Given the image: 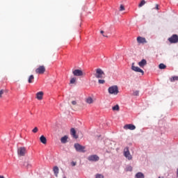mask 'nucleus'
Wrapping results in <instances>:
<instances>
[{"instance_id": "f3484780", "label": "nucleus", "mask_w": 178, "mask_h": 178, "mask_svg": "<svg viewBox=\"0 0 178 178\" xmlns=\"http://www.w3.org/2000/svg\"><path fill=\"white\" fill-rule=\"evenodd\" d=\"M34 82V75H30L28 79V83L31 84V83Z\"/></svg>"}, {"instance_id": "dca6fc26", "label": "nucleus", "mask_w": 178, "mask_h": 178, "mask_svg": "<svg viewBox=\"0 0 178 178\" xmlns=\"http://www.w3.org/2000/svg\"><path fill=\"white\" fill-rule=\"evenodd\" d=\"M40 140L42 144H47V138L43 135L40 136Z\"/></svg>"}, {"instance_id": "5701e85b", "label": "nucleus", "mask_w": 178, "mask_h": 178, "mask_svg": "<svg viewBox=\"0 0 178 178\" xmlns=\"http://www.w3.org/2000/svg\"><path fill=\"white\" fill-rule=\"evenodd\" d=\"M87 104H92L94 102V100L91 97H88L86 99Z\"/></svg>"}, {"instance_id": "a19ab883", "label": "nucleus", "mask_w": 178, "mask_h": 178, "mask_svg": "<svg viewBox=\"0 0 178 178\" xmlns=\"http://www.w3.org/2000/svg\"><path fill=\"white\" fill-rule=\"evenodd\" d=\"M103 37H108V36H106V35H103Z\"/></svg>"}, {"instance_id": "b1692460", "label": "nucleus", "mask_w": 178, "mask_h": 178, "mask_svg": "<svg viewBox=\"0 0 178 178\" xmlns=\"http://www.w3.org/2000/svg\"><path fill=\"white\" fill-rule=\"evenodd\" d=\"M159 67L161 70L166 69V65L163 63H161V64H159Z\"/></svg>"}, {"instance_id": "a211bd4d", "label": "nucleus", "mask_w": 178, "mask_h": 178, "mask_svg": "<svg viewBox=\"0 0 178 178\" xmlns=\"http://www.w3.org/2000/svg\"><path fill=\"white\" fill-rule=\"evenodd\" d=\"M60 141L63 144H66L67 143V137L66 136L62 137Z\"/></svg>"}, {"instance_id": "6ab92c4d", "label": "nucleus", "mask_w": 178, "mask_h": 178, "mask_svg": "<svg viewBox=\"0 0 178 178\" xmlns=\"http://www.w3.org/2000/svg\"><path fill=\"white\" fill-rule=\"evenodd\" d=\"M54 174L56 175V176H58V175L59 174V168H58V166H55L53 169Z\"/></svg>"}, {"instance_id": "ea45409f", "label": "nucleus", "mask_w": 178, "mask_h": 178, "mask_svg": "<svg viewBox=\"0 0 178 178\" xmlns=\"http://www.w3.org/2000/svg\"><path fill=\"white\" fill-rule=\"evenodd\" d=\"M177 176L178 177V168L177 170Z\"/></svg>"}, {"instance_id": "f257e3e1", "label": "nucleus", "mask_w": 178, "mask_h": 178, "mask_svg": "<svg viewBox=\"0 0 178 178\" xmlns=\"http://www.w3.org/2000/svg\"><path fill=\"white\" fill-rule=\"evenodd\" d=\"M108 91L109 94H112L113 95H118V94H119V88L118 86H113L108 88Z\"/></svg>"}, {"instance_id": "393cba45", "label": "nucleus", "mask_w": 178, "mask_h": 178, "mask_svg": "<svg viewBox=\"0 0 178 178\" xmlns=\"http://www.w3.org/2000/svg\"><path fill=\"white\" fill-rule=\"evenodd\" d=\"M133 95L135 97H138L140 95V91H138V90L134 91Z\"/></svg>"}, {"instance_id": "4468645a", "label": "nucleus", "mask_w": 178, "mask_h": 178, "mask_svg": "<svg viewBox=\"0 0 178 178\" xmlns=\"http://www.w3.org/2000/svg\"><path fill=\"white\" fill-rule=\"evenodd\" d=\"M138 65H139L140 67H144V66H145V65H147V60L143 59L141 61H140L138 63Z\"/></svg>"}, {"instance_id": "58836bf2", "label": "nucleus", "mask_w": 178, "mask_h": 178, "mask_svg": "<svg viewBox=\"0 0 178 178\" xmlns=\"http://www.w3.org/2000/svg\"><path fill=\"white\" fill-rule=\"evenodd\" d=\"M101 34H104V31H100Z\"/></svg>"}, {"instance_id": "2f4dec72", "label": "nucleus", "mask_w": 178, "mask_h": 178, "mask_svg": "<svg viewBox=\"0 0 178 178\" xmlns=\"http://www.w3.org/2000/svg\"><path fill=\"white\" fill-rule=\"evenodd\" d=\"M33 133H37L38 131V128L37 127H35L33 130H32Z\"/></svg>"}, {"instance_id": "473e14b6", "label": "nucleus", "mask_w": 178, "mask_h": 178, "mask_svg": "<svg viewBox=\"0 0 178 178\" xmlns=\"http://www.w3.org/2000/svg\"><path fill=\"white\" fill-rule=\"evenodd\" d=\"M120 10L122 12V10H124V5H120Z\"/></svg>"}, {"instance_id": "20e7f679", "label": "nucleus", "mask_w": 178, "mask_h": 178, "mask_svg": "<svg viewBox=\"0 0 178 178\" xmlns=\"http://www.w3.org/2000/svg\"><path fill=\"white\" fill-rule=\"evenodd\" d=\"M74 148L76 151H78V152H86V151L84 150L86 149V147L79 143L74 145Z\"/></svg>"}, {"instance_id": "aec40b11", "label": "nucleus", "mask_w": 178, "mask_h": 178, "mask_svg": "<svg viewBox=\"0 0 178 178\" xmlns=\"http://www.w3.org/2000/svg\"><path fill=\"white\" fill-rule=\"evenodd\" d=\"M113 111H120V107L118 106V104H116L115 106L112 107Z\"/></svg>"}, {"instance_id": "4c0bfd02", "label": "nucleus", "mask_w": 178, "mask_h": 178, "mask_svg": "<svg viewBox=\"0 0 178 178\" xmlns=\"http://www.w3.org/2000/svg\"><path fill=\"white\" fill-rule=\"evenodd\" d=\"M0 178H5V177H3V175H0Z\"/></svg>"}, {"instance_id": "412c9836", "label": "nucleus", "mask_w": 178, "mask_h": 178, "mask_svg": "<svg viewBox=\"0 0 178 178\" xmlns=\"http://www.w3.org/2000/svg\"><path fill=\"white\" fill-rule=\"evenodd\" d=\"M136 178H144V174H143L142 172H138L136 175Z\"/></svg>"}, {"instance_id": "7c9ffc66", "label": "nucleus", "mask_w": 178, "mask_h": 178, "mask_svg": "<svg viewBox=\"0 0 178 178\" xmlns=\"http://www.w3.org/2000/svg\"><path fill=\"white\" fill-rule=\"evenodd\" d=\"M96 178H104V175L101 174H97L96 175Z\"/></svg>"}, {"instance_id": "72a5a7b5", "label": "nucleus", "mask_w": 178, "mask_h": 178, "mask_svg": "<svg viewBox=\"0 0 178 178\" xmlns=\"http://www.w3.org/2000/svg\"><path fill=\"white\" fill-rule=\"evenodd\" d=\"M3 92H5L3 90H0V98H2V95H3Z\"/></svg>"}, {"instance_id": "0eeeda50", "label": "nucleus", "mask_w": 178, "mask_h": 178, "mask_svg": "<svg viewBox=\"0 0 178 178\" xmlns=\"http://www.w3.org/2000/svg\"><path fill=\"white\" fill-rule=\"evenodd\" d=\"M88 161L90 162H97V161H99V156L97 154L90 155L88 157Z\"/></svg>"}, {"instance_id": "c9c22d12", "label": "nucleus", "mask_w": 178, "mask_h": 178, "mask_svg": "<svg viewBox=\"0 0 178 178\" xmlns=\"http://www.w3.org/2000/svg\"><path fill=\"white\" fill-rule=\"evenodd\" d=\"M72 104L73 105H76L77 102H76V101H72Z\"/></svg>"}, {"instance_id": "a878e982", "label": "nucleus", "mask_w": 178, "mask_h": 178, "mask_svg": "<svg viewBox=\"0 0 178 178\" xmlns=\"http://www.w3.org/2000/svg\"><path fill=\"white\" fill-rule=\"evenodd\" d=\"M146 3L145 0H143L140 4L138 5L139 8H141L142 6H144V4Z\"/></svg>"}, {"instance_id": "c756f323", "label": "nucleus", "mask_w": 178, "mask_h": 178, "mask_svg": "<svg viewBox=\"0 0 178 178\" xmlns=\"http://www.w3.org/2000/svg\"><path fill=\"white\" fill-rule=\"evenodd\" d=\"M131 170H133V168L131 166H128L127 168V172H131Z\"/></svg>"}, {"instance_id": "e433bc0d", "label": "nucleus", "mask_w": 178, "mask_h": 178, "mask_svg": "<svg viewBox=\"0 0 178 178\" xmlns=\"http://www.w3.org/2000/svg\"><path fill=\"white\" fill-rule=\"evenodd\" d=\"M156 9L157 10H159V6L158 4L156 5Z\"/></svg>"}, {"instance_id": "79ce46f5", "label": "nucleus", "mask_w": 178, "mask_h": 178, "mask_svg": "<svg viewBox=\"0 0 178 178\" xmlns=\"http://www.w3.org/2000/svg\"><path fill=\"white\" fill-rule=\"evenodd\" d=\"M159 178H164L163 177H159Z\"/></svg>"}, {"instance_id": "1a4fd4ad", "label": "nucleus", "mask_w": 178, "mask_h": 178, "mask_svg": "<svg viewBox=\"0 0 178 178\" xmlns=\"http://www.w3.org/2000/svg\"><path fill=\"white\" fill-rule=\"evenodd\" d=\"M17 153L19 156H24L26 155V147H19Z\"/></svg>"}, {"instance_id": "cd10ccee", "label": "nucleus", "mask_w": 178, "mask_h": 178, "mask_svg": "<svg viewBox=\"0 0 178 178\" xmlns=\"http://www.w3.org/2000/svg\"><path fill=\"white\" fill-rule=\"evenodd\" d=\"M99 84H105V80L104 79H99L98 80Z\"/></svg>"}, {"instance_id": "9d476101", "label": "nucleus", "mask_w": 178, "mask_h": 178, "mask_svg": "<svg viewBox=\"0 0 178 178\" xmlns=\"http://www.w3.org/2000/svg\"><path fill=\"white\" fill-rule=\"evenodd\" d=\"M131 69L134 70V72H138V73H142V74H144V71L140 67L134 66V63H132Z\"/></svg>"}, {"instance_id": "423d86ee", "label": "nucleus", "mask_w": 178, "mask_h": 178, "mask_svg": "<svg viewBox=\"0 0 178 178\" xmlns=\"http://www.w3.org/2000/svg\"><path fill=\"white\" fill-rule=\"evenodd\" d=\"M169 42L170 44H176L178 42V35H172L170 38H168Z\"/></svg>"}, {"instance_id": "bb28decb", "label": "nucleus", "mask_w": 178, "mask_h": 178, "mask_svg": "<svg viewBox=\"0 0 178 178\" xmlns=\"http://www.w3.org/2000/svg\"><path fill=\"white\" fill-rule=\"evenodd\" d=\"M74 83H76V78H72L70 80V84H74Z\"/></svg>"}, {"instance_id": "f8f14e48", "label": "nucleus", "mask_w": 178, "mask_h": 178, "mask_svg": "<svg viewBox=\"0 0 178 178\" xmlns=\"http://www.w3.org/2000/svg\"><path fill=\"white\" fill-rule=\"evenodd\" d=\"M136 40H137L138 44H147V39H145V38L139 36L137 38Z\"/></svg>"}, {"instance_id": "4be33fe9", "label": "nucleus", "mask_w": 178, "mask_h": 178, "mask_svg": "<svg viewBox=\"0 0 178 178\" xmlns=\"http://www.w3.org/2000/svg\"><path fill=\"white\" fill-rule=\"evenodd\" d=\"M170 81L173 83V81H178V76H172L170 78Z\"/></svg>"}, {"instance_id": "f704fd0d", "label": "nucleus", "mask_w": 178, "mask_h": 178, "mask_svg": "<svg viewBox=\"0 0 178 178\" xmlns=\"http://www.w3.org/2000/svg\"><path fill=\"white\" fill-rule=\"evenodd\" d=\"M71 164H72V166H76V163L74 162V161H72V162L71 163Z\"/></svg>"}, {"instance_id": "9b49d317", "label": "nucleus", "mask_w": 178, "mask_h": 178, "mask_svg": "<svg viewBox=\"0 0 178 178\" xmlns=\"http://www.w3.org/2000/svg\"><path fill=\"white\" fill-rule=\"evenodd\" d=\"M124 130H136V127L134 126V124H128L124 126Z\"/></svg>"}, {"instance_id": "2eb2a0df", "label": "nucleus", "mask_w": 178, "mask_h": 178, "mask_svg": "<svg viewBox=\"0 0 178 178\" xmlns=\"http://www.w3.org/2000/svg\"><path fill=\"white\" fill-rule=\"evenodd\" d=\"M70 131H71V135L74 138H79V136L76 135V129H74V128H72Z\"/></svg>"}, {"instance_id": "f03ea898", "label": "nucleus", "mask_w": 178, "mask_h": 178, "mask_svg": "<svg viewBox=\"0 0 178 178\" xmlns=\"http://www.w3.org/2000/svg\"><path fill=\"white\" fill-rule=\"evenodd\" d=\"M45 66L44 65H40L35 70L36 74H44L45 73Z\"/></svg>"}, {"instance_id": "c85d7f7f", "label": "nucleus", "mask_w": 178, "mask_h": 178, "mask_svg": "<svg viewBox=\"0 0 178 178\" xmlns=\"http://www.w3.org/2000/svg\"><path fill=\"white\" fill-rule=\"evenodd\" d=\"M24 165L25 166V168H30L31 166V165H30L29 162H25L24 163Z\"/></svg>"}, {"instance_id": "6e6552de", "label": "nucleus", "mask_w": 178, "mask_h": 178, "mask_svg": "<svg viewBox=\"0 0 178 178\" xmlns=\"http://www.w3.org/2000/svg\"><path fill=\"white\" fill-rule=\"evenodd\" d=\"M74 76H76L77 77H80V76H84V73L81 70H75L72 72Z\"/></svg>"}, {"instance_id": "39448f33", "label": "nucleus", "mask_w": 178, "mask_h": 178, "mask_svg": "<svg viewBox=\"0 0 178 178\" xmlns=\"http://www.w3.org/2000/svg\"><path fill=\"white\" fill-rule=\"evenodd\" d=\"M124 155L125 158L129 159V161H131L133 157L131 156V154H130V151H129V147H125L124 149Z\"/></svg>"}, {"instance_id": "ddd939ff", "label": "nucleus", "mask_w": 178, "mask_h": 178, "mask_svg": "<svg viewBox=\"0 0 178 178\" xmlns=\"http://www.w3.org/2000/svg\"><path fill=\"white\" fill-rule=\"evenodd\" d=\"M42 97H44V92H38L36 94V98L37 99H38L39 101H41V99H42Z\"/></svg>"}, {"instance_id": "7ed1b4c3", "label": "nucleus", "mask_w": 178, "mask_h": 178, "mask_svg": "<svg viewBox=\"0 0 178 178\" xmlns=\"http://www.w3.org/2000/svg\"><path fill=\"white\" fill-rule=\"evenodd\" d=\"M104 76H105V72H104L101 68L96 70L95 77L97 79H102Z\"/></svg>"}]
</instances>
